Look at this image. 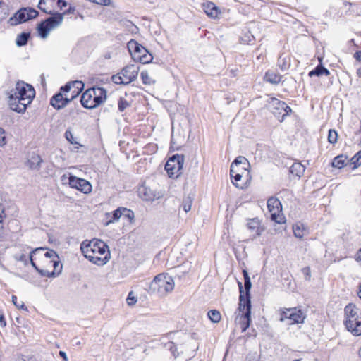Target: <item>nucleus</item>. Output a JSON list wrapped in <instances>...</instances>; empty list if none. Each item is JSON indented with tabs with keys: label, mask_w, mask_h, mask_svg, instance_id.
Here are the masks:
<instances>
[{
	"label": "nucleus",
	"mask_w": 361,
	"mask_h": 361,
	"mask_svg": "<svg viewBox=\"0 0 361 361\" xmlns=\"http://www.w3.org/2000/svg\"><path fill=\"white\" fill-rule=\"evenodd\" d=\"M140 77L142 80V82L145 85H150L155 82V81L149 75L147 71H142Z\"/></svg>",
	"instance_id": "obj_36"
},
{
	"label": "nucleus",
	"mask_w": 361,
	"mask_h": 361,
	"mask_svg": "<svg viewBox=\"0 0 361 361\" xmlns=\"http://www.w3.org/2000/svg\"><path fill=\"white\" fill-rule=\"evenodd\" d=\"M128 51L135 61L142 63H149L153 60V56L147 49L135 40L131 39L128 42Z\"/></svg>",
	"instance_id": "obj_6"
},
{
	"label": "nucleus",
	"mask_w": 361,
	"mask_h": 361,
	"mask_svg": "<svg viewBox=\"0 0 361 361\" xmlns=\"http://www.w3.org/2000/svg\"><path fill=\"white\" fill-rule=\"evenodd\" d=\"M290 171L291 173L296 175L298 177H300L303 175L305 172V166L300 162L294 163L290 168Z\"/></svg>",
	"instance_id": "obj_28"
},
{
	"label": "nucleus",
	"mask_w": 361,
	"mask_h": 361,
	"mask_svg": "<svg viewBox=\"0 0 361 361\" xmlns=\"http://www.w3.org/2000/svg\"><path fill=\"white\" fill-rule=\"evenodd\" d=\"M244 277V287L245 289V297H239V304L238 310L242 313L243 318H248L251 317V300H250V289L252 283L248 272L243 270Z\"/></svg>",
	"instance_id": "obj_5"
},
{
	"label": "nucleus",
	"mask_w": 361,
	"mask_h": 361,
	"mask_svg": "<svg viewBox=\"0 0 361 361\" xmlns=\"http://www.w3.org/2000/svg\"><path fill=\"white\" fill-rule=\"evenodd\" d=\"M338 134L334 130H329L328 134V140L330 143L334 144L337 142Z\"/></svg>",
	"instance_id": "obj_42"
},
{
	"label": "nucleus",
	"mask_w": 361,
	"mask_h": 361,
	"mask_svg": "<svg viewBox=\"0 0 361 361\" xmlns=\"http://www.w3.org/2000/svg\"><path fill=\"white\" fill-rule=\"evenodd\" d=\"M67 6L66 1L63 0H57V2L56 4V7L60 8L61 10L63 9L64 7Z\"/></svg>",
	"instance_id": "obj_51"
},
{
	"label": "nucleus",
	"mask_w": 361,
	"mask_h": 361,
	"mask_svg": "<svg viewBox=\"0 0 361 361\" xmlns=\"http://www.w3.org/2000/svg\"><path fill=\"white\" fill-rule=\"evenodd\" d=\"M42 159L38 154H32L27 162V166L32 170L39 169Z\"/></svg>",
	"instance_id": "obj_24"
},
{
	"label": "nucleus",
	"mask_w": 361,
	"mask_h": 361,
	"mask_svg": "<svg viewBox=\"0 0 361 361\" xmlns=\"http://www.w3.org/2000/svg\"><path fill=\"white\" fill-rule=\"evenodd\" d=\"M191 267L190 262H184L178 267V269L180 273L186 274L190 270Z\"/></svg>",
	"instance_id": "obj_41"
},
{
	"label": "nucleus",
	"mask_w": 361,
	"mask_h": 361,
	"mask_svg": "<svg viewBox=\"0 0 361 361\" xmlns=\"http://www.w3.org/2000/svg\"><path fill=\"white\" fill-rule=\"evenodd\" d=\"M293 230L294 235L300 239H302L307 234L304 225L300 222L293 225Z\"/></svg>",
	"instance_id": "obj_25"
},
{
	"label": "nucleus",
	"mask_w": 361,
	"mask_h": 361,
	"mask_svg": "<svg viewBox=\"0 0 361 361\" xmlns=\"http://www.w3.org/2000/svg\"><path fill=\"white\" fill-rule=\"evenodd\" d=\"M6 323L3 314L0 313V326L4 327Z\"/></svg>",
	"instance_id": "obj_55"
},
{
	"label": "nucleus",
	"mask_w": 361,
	"mask_h": 361,
	"mask_svg": "<svg viewBox=\"0 0 361 361\" xmlns=\"http://www.w3.org/2000/svg\"><path fill=\"white\" fill-rule=\"evenodd\" d=\"M73 12V8H72L71 7H70L68 8V10L67 11V12H66V13H72ZM65 14V13H63Z\"/></svg>",
	"instance_id": "obj_62"
},
{
	"label": "nucleus",
	"mask_w": 361,
	"mask_h": 361,
	"mask_svg": "<svg viewBox=\"0 0 361 361\" xmlns=\"http://www.w3.org/2000/svg\"><path fill=\"white\" fill-rule=\"evenodd\" d=\"M265 78L267 81L273 84H277L281 82V76L276 74L274 72L269 71L265 75Z\"/></svg>",
	"instance_id": "obj_31"
},
{
	"label": "nucleus",
	"mask_w": 361,
	"mask_h": 361,
	"mask_svg": "<svg viewBox=\"0 0 361 361\" xmlns=\"http://www.w3.org/2000/svg\"><path fill=\"white\" fill-rule=\"evenodd\" d=\"M346 157L343 155L336 157L332 161V166L341 169L345 165Z\"/></svg>",
	"instance_id": "obj_30"
},
{
	"label": "nucleus",
	"mask_w": 361,
	"mask_h": 361,
	"mask_svg": "<svg viewBox=\"0 0 361 361\" xmlns=\"http://www.w3.org/2000/svg\"><path fill=\"white\" fill-rule=\"evenodd\" d=\"M354 57L356 60L361 61V51H358L355 53Z\"/></svg>",
	"instance_id": "obj_56"
},
{
	"label": "nucleus",
	"mask_w": 361,
	"mask_h": 361,
	"mask_svg": "<svg viewBox=\"0 0 361 361\" xmlns=\"http://www.w3.org/2000/svg\"><path fill=\"white\" fill-rule=\"evenodd\" d=\"M9 96L8 104L10 108L18 113L25 111L35 94V91L32 85L24 82H18L16 87Z\"/></svg>",
	"instance_id": "obj_2"
},
{
	"label": "nucleus",
	"mask_w": 361,
	"mask_h": 361,
	"mask_svg": "<svg viewBox=\"0 0 361 361\" xmlns=\"http://www.w3.org/2000/svg\"><path fill=\"white\" fill-rule=\"evenodd\" d=\"M330 72L328 69L322 66V65H318L314 69L309 72V76H321L322 75H329Z\"/></svg>",
	"instance_id": "obj_27"
},
{
	"label": "nucleus",
	"mask_w": 361,
	"mask_h": 361,
	"mask_svg": "<svg viewBox=\"0 0 361 361\" xmlns=\"http://www.w3.org/2000/svg\"><path fill=\"white\" fill-rule=\"evenodd\" d=\"M12 302L13 305L18 308L24 310H27V307L25 305L24 302L23 301H18L17 297L16 295L12 296Z\"/></svg>",
	"instance_id": "obj_43"
},
{
	"label": "nucleus",
	"mask_w": 361,
	"mask_h": 361,
	"mask_svg": "<svg viewBox=\"0 0 361 361\" xmlns=\"http://www.w3.org/2000/svg\"><path fill=\"white\" fill-rule=\"evenodd\" d=\"M30 37V34L27 32H22L18 35L16 39V44L18 47L25 45Z\"/></svg>",
	"instance_id": "obj_32"
},
{
	"label": "nucleus",
	"mask_w": 361,
	"mask_h": 361,
	"mask_svg": "<svg viewBox=\"0 0 361 361\" xmlns=\"http://www.w3.org/2000/svg\"><path fill=\"white\" fill-rule=\"evenodd\" d=\"M123 77L122 76V75L121 74V72L118 74V75H114L112 77V80L114 81V82H115L116 84H123V85H127L126 83V80H123Z\"/></svg>",
	"instance_id": "obj_47"
},
{
	"label": "nucleus",
	"mask_w": 361,
	"mask_h": 361,
	"mask_svg": "<svg viewBox=\"0 0 361 361\" xmlns=\"http://www.w3.org/2000/svg\"><path fill=\"white\" fill-rule=\"evenodd\" d=\"M38 15V12L31 8H23L20 9L14 16L13 18L10 19L12 25L26 22L28 20L35 18Z\"/></svg>",
	"instance_id": "obj_13"
},
{
	"label": "nucleus",
	"mask_w": 361,
	"mask_h": 361,
	"mask_svg": "<svg viewBox=\"0 0 361 361\" xmlns=\"http://www.w3.org/2000/svg\"><path fill=\"white\" fill-rule=\"evenodd\" d=\"M71 90V85H65L60 88L58 93L50 99L51 105L57 110L65 107L70 102L75 99V96L69 97L68 93Z\"/></svg>",
	"instance_id": "obj_8"
},
{
	"label": "nucleus",
	"mask_w": 361,
	"mask_h": 361,
	"mask_svg": "<svg viewBox=\"0 0 361 361\" xmlns=\"http://www.w3.org/2000/svg\"><path fill=\"white\" fill-rule=\"evenodd\" d=\"M44 248L39 247L36 248L34 250H32L30 254V261L32 264V266L38 271L42 276H55L56 275H58L62 269V265L60 264L59 257H58L57 259H54V260L50 261V264L54 267V270L52 271H49L47 269H39L37 267L35 262H34L33 255L38 254L39 252L44 251Z\"/></svg>",
	"instance_id": "obj_10"
},
{
	"label": "nucleus",
	"mask_w": 361,
	"mask_h": 361,
	"mask_svg": "<svg viewBox=\"0 0 361 361\" xmlns=\"http://www.w3.org/2000/svg\"><path fill=\"white\" fill-rule=\"evenodd\" d=\"M166 348L169 349L174 357H176V346L173 342H168L165 345Z\"/></svg>",
	"instance_id": "obj_48"
},
{
	"label": "nucleus",
	"mask_w": 361,
	"mask_h": 361,
	"mask_svg": "<svg viewBox=\"0 0 361 361\" xmlns=\"http://www.w3.org/2000/svg\"><path fill=\"white\" fill-rule=\"evenodd\" d=\"M78 190H80L83 193H89L92 191V185L87 180L81 178L80 183L78 184Z\"/></svg>",
	"instance_id": "obj_29"
},
{
	"label": "nucleus",
	"mask_w": 361,
	"mask_h": 361,
	"mask_svg": "<svg viewBox=\"0 0 361 361\" xmlns=\"http://www.w3.org/2000/svg\"><path fill=\"white\" fill-rule=\"evenodd\" d=\"M359 356H360V357L361 358V348H360V350H359Z\"/></svg>",
	"instance_id": "obj_64"
},
{
	"label": "nucleus",
	"mask_w": 361,
	"mask_h": 361,
	"mask_svg": "<svg viewBox=\"0 0 361 361\" xmlns=\"http://www.w3.org/2000/svg\"><path fill=\"white\" fill-rule=\"evenodd\" d=\"M304 272L305 273V274L307 275V276H308V278L310 277V268L309 267H306L303 269Z\"/></svg>",
	"instance_id": "obj_58"
},
{
	"label": "nucleus",
	"mask_w": 361,
	"mask_h": 361,
	"mask_svg": "<svg viewBox=\"0 0 361 361\" xmlns=\"http://www.w3.org/2000/svg\"><path fill=\"white\" fill-rule=\"evenodd\" d=\"M249 166L250 163L247 159L244 157L239 156L231 164L230 171L232 173H242L243 176L244 173H248L247 171Z\"/></svg>",
	"instance_id": "obj_14"
},
{
	"label": "nucleus",
	"mask_w": 361,
	"mask_h": 361,
	"mask_svg": "<svg viewBox=\"0 0 361 361\" xmlns=\"http://www.w3.org/2000/svg\"><path fill=\"white\" fill-rule=\"evenodd\" d=\"M81 178H77L75 176H71L69 178V185L71 188H78V184L80 183Z\"/></svg>",
	"instance_id": "obj_45"
},
{
	"label": "nucleus",
	"mask_w": 361,
	"mask_h": 361,
	"mask_svg": "<svg viewBox=\"0 0 361 361\" xmlns=\"http://www.w3.org/2000/svg\"><path fill=\"white\" fill-rule=\"evenodd\" d=\"M4 130L0 128V147L5 145Z\"/></svg>",
	"instance_id": "obj_52"
},
{
	"label": "nucleus",
	"mask_w": 361,
	"mask_h": 361,
	"mask_svg": "<svg viewBox=\"0 0 361 361\" xmlns=\"http://www.w3.org/2000/svg\"><path fill=\"white\" fill-rule=\"evenodd\" d=\"M290 313V309H287L286 311H283L281 315V321H285L288 319V314Z\"/></svg>",
	"instance_id": "obj_50"
},
{
	"label": "nucleus",
	"mask_w": 361,
	"mask_h": 361,
	"mask_svg": "<svg viewBox=\"0 0 361 361\" xmlns=\"http://www.w3.org/2000/svg\"><path fill=\"white\" fill-rule=\"evenodd\" d=\"M357 295L359 296V298L361 300V283L359 285V290L357 291Z\"/></svg>",
	"instance_id": "obj_60"
},
{
	"label": "nucleus",
	"mask_w": 361,
	"mask_h": 361,
	"mask_svg": "<svg viewBox=\"0 0 361 361\" xmlns=\"http://www.w3.org/2000/svg\"><path fill=\"white\" fill-rule=\"evenodd\" d=\"M239 286V290H240V296L245 297V287H243L242 283L238 281V283Z\"/></svg>",
	"instance_id": "obj_53"
},
{
	"label": "nucleus",
	"mask_w": 361,
	"mask_h": 361,
	"mask_svg": "<svg viewBox=\"0 0 361 361\" xmlns=\"http://www.w3.org/2000/svg\"><path fill=\"white\" fill-rule=\"evenodd\" d=\"M139 195L145 201H153L156 198L155 192L146 186L139 188Z\"/></svg>",
	"instance_id": "obj_22"
},
{
	"label": "nucleus",
	"mask_w": 361,
	"mask_h": 361,
	"mask_svg": "<svg viewBox=\"0 0 361 361\" xmlns=\"http://www.w3.org/2000/svg\"><path fill=\"white\" fill-rule=\"evenodd\" d=\"M64 136L71 144L77 145L75 147L76 149H78L79 147L82 146L80 144H79V142L77 140V138L73 136V134L70 130H66Z\"/></svg>",
	"instance_id": "obj_33"
},
{
	"label": "nucleus",
	"mask_w": 361,
	"mask_h": 361,
	"mask_svg": "<svg viewBox=\"0 0 361 361\" xmlns=\"http://www.w3.org/2000/svg\"><path fill=\"white\" fill-rule=\"evenodd\" d=\"M80 102L82 105L86 109H94L97 106L94 100V94L91 92L90 89H87L82 94Z\"/></svg>",
	"instance_id": "obj_17"
},
{
	"label": "nucleus",
	"mask_w": 361,
	"mask_h": 361,
	"mask_svg": "<svg viewBox=\"0 0 361 361\" xmlns=\"http://www.w3.org/2000/svg\"><path fill=\"white\" fill-rule=\"evenodd\" d=\"M2 215L0 214V231L3 228V223H2Z\"/></svg>",
	"instance_id": "obj_61"
},
{
	"label": "nucleus",
	"mask_w": 361,
	"mask_h": 361,
	"mask_svg": "<svg viewBox=\"0 0 361 361\" xmlns=\"http://www.w3.org/2000/svg\"><path fill=\"white\" fill-rule=\"evenodd\" d=\"M345 325L354 336L361 335V309L355 304L349 303L344 309Z\"/></svg>",
	"instance_id": "obj_3"
},
{
	"label": "nucleus",
	"mask_w": 361,
	"mask_h": 361,
	"mask_svg": "<svg viewBox=\"0 0 361 361\" xmlns=\"http://www.w3.org/2000/svg\"><path fill=\"white\" fill-rule=\"evenodd\" d=\"M175 286L172 276L168 274H160L154 277L150 283L149 288L153 293H157L160 296H165L171 293Z\"/></svg>",
	"instance_id": "obj_4"
},
{
	"label": "nucleus",
	"mask_w": 361,
	"mask_h": 361,
	"mask_svg": "<svg viewBox=\"0 0 361 361\" xmlns=\"http://www.w3.org/2000/svg\"><path fill=\"white\" fill-rule=\"evenodd\" d=\"M267 207L271 213V219L272 221L278 224H283L285 222V217L281 213V203L277 198L270 197L268 199Z\"/></svg>",
	"instance_id": "obj_12"
},
{
	"label": "nucleus",
	"mask_w": 361,
	"mask_h": 361,
	"mask_svg": "<svg viewBox=\"0 0 361 361\" xmlns=\"http://www.w3.org/2000/svg\"><path fill=\"white\" fill-rule=\"evenodd\" d=\"M59 355L61 357H62L65 361H67V356H66V354L65 352L63 351H60L59 352Z\"/></svg>",
	"instance_id": "obj_57"
},
{
	"label": "nucleus",
	"mask_w": 361,
	"mask_h": 361,
	"mask_svg": "<svg viewBox=\"0 0 361 361\" xmlns=\"http://www.w3.org/2000/svg\"><path fill=\"white\" fill-rule=\"evenodd\" d=\"M18 260H19V261H21V262H25V261H26V256H25L24 254H22V255L19 257Z\"/></svg>",
	"instance_id": "obj_59"
},
{
	"label": "nucleus",
	"mask_w": 361,
	"mask_h": 361,
	"mask_svg": "<svg viewBox=\"0 0 361 361\" xmlns=\"http://www.w3.org/2000/svg\"><path fill=\"white\" fill-rule=\"evenodd\" d=\"M130 106V104L123 98H120L118 102V106L120 111H123L126 110L128 106Z\"/></svg>",
	"instance_id": "obj_44"
},
{
	"label": "nucleus",
	"mask_w": 361,
	"mask_h": 361,
	"mask_svg": "<svg viewBox=\"0 0 361 361\" xmlns=\"http://www.w3.org/2000/svg\"><path fill=\"white\" fill-rule=\"evenodd\" d=\"M139 71L140 68L137 66L130 64L121 70V74L124 78L126 83L129 84L137 78Z\"/></svg>",
	"instance_id": "obj_15"
},
{
	"label": "nucleus",
	"mask_w": 361,
	"mask_h": 361,
	"mask_svg": "<svg viewBox=\"0 0 361 361\" xmlns=\"http://www.w3.org/2000/svg\"><path fill=\"white\" fill-rule=\"evenodd\" d=\"M251 322V317L248 318H243V321L242 322V331L245 332L247 329L249 327Z\"/></svg>",
	"instance_id": "obj_49"
},
{
	"label": "nucleus",
	"mask_w": 361,
	"mask_h": 361,
	"mask_svg": "<svg viewBox=\"0 0 361 361\" xmlns=\"http://www.w3.org/2000/svg\"><path fill=\"white\" fill-rule=\"evenodd\" d=\"M66 85H71V90L68 93V96H75V98L80 94V91L84 87V84L80 81H74L68 82Z\"/></svg>",
	"instance_id": "obj_23"
},
{
	"label": "nucleus",
	"mask_w": 361,
	"mask_h": 361,
	"mask_svg": "<svg viewBox=\"0 0 361 361\" xmlns=\"http://www.w3.org/2000/svg\"><path fill=\"white\" fill-rule=\"evenodd\" d=\"M184 164V156L176 154L172 156L166 162L165 169L169 177L178 178L181 173Z\"/></svg>",
	"instance_id": "obj_11"
},
{
	"label": "nucleus",
	"mask_w": 361,
	"mask_h": 361,
	"mask_svg": "<svg viewBox=\"0 0 361 361\" xmlns=\"http://www.w3.org/2000/svg\"><path fill=\"white\" fill-rule=\"evenodd\" d=\"M38 25L37 30L42 38H47L50 31L59 27L63 20L64 13H55Z\"/></svg>",
	"instance_id": "obj_7"
},
{
	"label": "nucleus",
	"mask_w": 361,
	"mask_h": 361,
	"mask_svg": "<svg viewBox=\"0 0 361 361\" xmlns=\"http://www.w3.org/2000/svg\"><path fill=\"white\" fill-rule=\"evenodd\" d=\"M126 302L128 305L131 306L137 302V297L134 295L133 292H130L126 298Z\"/></svg>",
	"instance_id": "obj_46"
},
{
	"label": "nucleus",
	"mask_w": 361,
	"mask_h": 361,
	"mask_svg": "<svg viewBox=\"0 0 361 361\" xmlns=\"http://www.w3.org/2000/svg\"><path fill=\"white\" fill-rule=\"evenodd\" d=\"M355 260L359 262L361 266V248L358 250L355 255Z\"/></svg>",
	"instance_id": "obj_54"
},
{
	"label": "nucleus",
	"mask_w": 361,
	"mask_h": 361,
	"mask_svg": "<svg viewBox=\"0 0 361 361\" xmlns=\"http://www.w3.org/2000/svg\"><path fill=\"white\" fill-rule=\"evenodd\" d=\"M267 106L280 122H282L284 118L291 112V108L290 106L284 102L280 101L274 97L269 99Z\"/></svg>",
	"instance_id": "obj_9"
},
{
	"label": "nucleus",
	"mask_w": 361,
	"mask_h": 361,
	"mask_svg": "<svg viewBox=\"0 0 361 361\" xmlns=\"http://www.w3.org/2000/svg\"><path fill=\"white\" fill-rule=\"evenodd\" d=\"M123 216L129 220L130 223H133L134 221L135 214L132 210L123 207Z\"/></svg>",
	"instance_id": "obj_39"
},
{
	"label": "nucleus",
	"mask_w": 361,
	"mask_h": 361,
	"mask_svg": "<svg viewBox=\"0 0 361 361\" xmlns=\"http://www.w3.org/2000/svg\"><path fill=\"white\" fill-rule=\"evenodd\" d=\"M44 257L47 262L50 264V261L54 260V259H57L58 255L57 253L53 250H49L44 254Z\"/></svg>",
	"instance_id": "obj_37"
},
{
	"label": "nucleus",
	"mask_w": 361,
	"mask_h": 361,
	"mask_svg": "<svg viewBox=\"0 0 361 361\" xmlns=\"http://www.w3.org/2000/svg\"><path fill=\"white\" fill-rule=\"evenodd\" d=\"M350 165H353V169L357 168L361 165V151H359L351 158Z\"/></svg>",
	"instance_id": "obj_35"
},
{
	"label": "nucleus",
	"mask_w": 361,
	"mask_h": 361,
	"mask_svg": "<svg viewBox=\"0 0 361 361\" xmlns=\"http://www.w3.org/2000/svg\"><path fill=\"white\" fill-rule=\"evenodd\" d=\"M192 200L190 197H187L183 200V209L185 212H188L191 209Z\"/></svg>",
	"instance_id": "obj_40"
},
{
	"label": "nucleus",
	"mask_w": 361,
	"mask_h": 361,
	"mask_svg": "<svg viewBox=\"0 0 361 361\" xmlns=\"http://www.w3.org/2000/svg\"><path fill=\"white\" fill-rule=\"evenodd\" d=\"M93 93L97 106H99L106 99V90L103 87L90 88Z\"/></svg>",
	"instance_id": "obj_19"
},
{
	"label": "nucleus",
	"mask_w": 361,
	"mask_h": 361,
	"mask_svg": "<svg viewBox=\"0 0 361 361\" xmlns=\"http://www.w3.org/2000/svg\"><path fill=\"white\" fill-rule=\"evenodd\" d=\"M57 0H39L38 8L47 14L55 13Z\"/></svg>",
	"instance_id": "obj_18"
},
{
	"label": "nucleus",
	"mask_w": 361,
	"mask_h": 361,
	"mask_svg": "<svg viewBox=\"0 0 361 361\" xmlns=\"http://www.w3.org/2000/svg\"><path fill=\"white\" fill-rule=\"evenodd\" d=\"M247 226V228L253 233V238L260 236L264 231V227L257 218L249 219Z\"/></svg>",
	"instance_id": "obj_16"
},
{
	"label": "nucleus",
	"mask_w": 361,
	"mask_h": 361,
	"mask_svg": "<svg viewBox=\"0 0 361 361\" xmlns=\"http://www.w3.org/2000/svg\"><path fill=\"white\" fill-rule=\"evenodd\" d=\"M208 317L214 323H218L221 318L220 312L216 310H212L208 312Z\"/></svg>",
	"instance_id": "obj_34"
},
{
	"label": "nucleus",
	"mask_w": 361,
	"mask_h": 361,
	"mask_svg": "<svg viewBox=\"0 0 361 361\" xmlns=\"http://www.w3.org/2000/svg\"><path fill=\"white\" fill-rule=\"evenodd\" d=\"M203 8L206 14L212 18H216L220 13L219 8L212 2H207L202 4Z\"/></svg>",
	"instance_id": "obj_21"
},
{
	"label": "nucleus",
	"mask_w": 361,
	"mask_h": 361,
	"mask_svg": "<svg viewBox=\"0 0 361 361\" xmlns=\"http://www.w3.org/2000/svg\"><path fill=\"white\" fill-rule=\"evenodd\" d=\"M305 319V315L301 310L290 309V313L288 314V319L291 321L290 324L302 323Z\"/></svg>",
	"instance_id": "obj_20"
},
{
	"label": "nucleus",
	"mask_w": 361,
	"mask_h": 361,
	"mask_svg": "<svg viewBox=\"0 0 361 361\" xmlns=\"http://www.w3.org/2000/svg\"><path fill=\"white\" fill-rule=\"evenodd\" d=\"M231 178L233 179V183L237 187L240 188H243V185H241L238 182L241 180L243 175L242 173H232L230 172Z\"/></svg>",
	"instance_id": "obj_38"
},
{
	"label": "nucleus",
	"mask_w": 361,
	"mask_h": 361,
	"mask_svg": "<svg viewBox=\"0 0 361 361\" xmlns=\"http://www.w3.org/2000/svg\"><path fill=\"white\" fill-rule=\"evenodd\" d=\"M80 250L87 259L99 266L106 264L111 258L108 245L101 240H86L81 243Z\"/></svg>",
	"instance_id": "obj_1"
},
{
	"label": "nucleus",
	"mask_w": 361,
	"mask_h": 361,
	"mask_svg": "<svg viewBox=\"0 0 361 361\" xmlns=\"http://www.w3.org/2000/svg\"><path fill=\"white\" fill-rule=\"evenodd\" d=\"M357 73L360 77H361V67L357 70Z\"/></svg>",
	"instance_id": "obj_63"
},
{
	"label": "nucleus",
	"mask_w": 361,
	"mask_h": 361,
	"mask_svg": "<svg viewBox=\"0 0 361 361\" xmlns=\"http://www.w3.org/2000/svg\"><path fill=\"white\" fill-rule=\"evenodd\" d=\"M123 207H118L117 209L114 210L111 214L107 213L106 215L109 216H111V219H109L106 223V225L108 226L110 224L114 223V221H118L119 219L123 216Z\"/></svg>",
	"instance_id": "obj_26"
}]
</instances>
